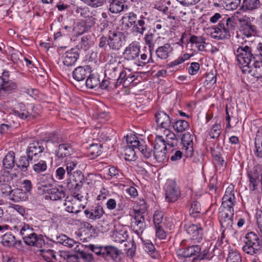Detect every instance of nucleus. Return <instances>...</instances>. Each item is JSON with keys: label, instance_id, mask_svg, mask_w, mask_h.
<instances>
[{"label": "nucleus", "instance_id": "obj_49", "mask_svg": "<svg viewBox=\"0 0 262 262\" xmlns=\"http://www.w3.org/2000/svg\"><path fill=\"white\" fill-rule=\"evenodd\" d=\"M220 28V27L218 25L217 27L214 28V31L211 34V37L218 40L228 38L225 33L223 32V30Z\"/></svg>", "mask_w": 262, "mask_h": 262}, {"label": "nucleus", "instance_id": "obj_38", "mask_svg": "<svg viewBox=\"0 0 262 262\" xmlns=\"http://www.w3.org/2000/svg\"><path fill=\"white\" fill-rule=\"evenodd\" d=\"M104 257H110L114 260L117 259L119 255L121 253L120 250L112 246L105 247Z\"/></svg>", "mask_w": 262, "mask_h": 262}, {"label": "nucleus", "instance_id": "obj_9", "mask_svg": "<svg viewBox=\"0 0 262 262\" xmlns=\"http://www.w3.org/2000/svg\"><path fill=\"white\" fill-rule=\"evenodd\" d=\"M181 195L180 190L173 182H170L165 187V199L167 202L173 203L178 200Z\"/></svg>", "mask_w": 262, "mask_h": 262}, {"label": "nucleus", "instance_id": "obj_39", "mask_svg": "<svg viewBox=\"0 0 262 262\" xmlns=\"http://www.w3.org/2000/svg\"><path fill=\"white\" fill-rule=\"evenodd\" d=\"M34 164L33 165V169L37 173L45 171L47 169V162L45 160H38V159L33 160Z\"/></svg>", "mask_w": 262, "mask_h": 262}, {"label": "nucleus", "instance_id": "obj_62", "mask_svg": "<svg viewBox=\"0 0 262 262\" xmlns=\"http://www.w3.org/2000/svg\"><path fill=\"white\" fill-rule=\"evenodd\" d=\"M255 219L258 228L261 234H262V210H258L256 211Z\"/></svg>", "mask_w": 262, "mask_h": 262}, {"label": "nucleus", "instance_id": "obj_42", "mask_svg": "<svg viewBox=\"0 0 262 262\" xmlns=\"http://www.w3.org/2000/svg\"><path fill=\"white\" fill-rule=\"evenodd\" d=\"M100 84V79L97 76L93 74L90 75L85 81L86 87L90 89H93L98 87Z\"/></svg>", "mask_w": 262, "mask_h": 262}, {"label": "nucleus", "instance_id": "obj_13", "mask_svg": "<svg viewBox=\"0 0 262 262\" xmlns=\"http://www.w3.org/2000/svg\"><path fill=\"white\" fill-rule=\"evenodd\" d=\"M140 52V47L136 42H132L127 47L123 53L125 59L133 60L139 57Z\"/></svg>", "mask_w": 262, "mask_h": 262}, {"label": "nucleus", "instance_id": "obj_24", "mask_svg": "<svg viewBox=\"0 0 262 262\" xmlns=\"http://www.w3.org/2000/svg\"><path fill=\"white\" fill-rule=\"evenodd\" d=\"M261 6L260 0H243L241 9L246 12L258 9Z\"/></svg>", "mask_w": 262, "mask_h": 262}, {"label": "nucleus", "instance_id": "obj_48", "mask_svg": "<svg viewBox=\"0 0 262 262\" xmlns=\"http://www.w3.org/2000/svg\"><path fill=\"white\" fill-rule=\"evenodd\" d=\"M46 142L47 146H50L51 144H54L58 146L62 142V139L59 137L57 135H52L47 137L45 140Z\"/></svg>", "mask_w": 262, "mask_h": 262}, {"label": "nucleus", "instance_id": "obj_63", "mask_svg": "<svg viewBox=\"0 0 262 262\" xmlns=\"http://www.w3.org/2000/svg\"><path fill=\"white\" fill-rule=\"evenodd\" d=\"M200 64L198 62H193L188 68V73L192 75L196 74L200 69Z\"/></svg>", "mask_w": 262, "mask_h": 262}, {"label": "nucleus", "instance_id": "obj_18", "mask_svg": "<svg viewBox=\"0 0 262 262\" xmlns=\"http://www.w3.org/2000/svg\"><path fill=\"white\" fill-rule=\"evenodd\" d=\"M193 136L188 132L183 135L181 139L183 148L186 150V156L191 157L193 154Z\"/></svg>", "mask_w": 262, "mask_h": 262}, {"label": "nucleus", "instance_id": "obj_52", "mask_svg": "<svg viewBox=\"0 0 262 262\" xmlns=\"http://www.w3.org/2000/svg\"><path fill=\"white\" fill-rule=\"evenodd\" d=\"M146 29V25L144 20L142 19H139L137 23L133 26V30L137 33L142 34L143 32Z\"/></svg>", "mask_w": 262, "mask_h": 262}, {"label": "nucleus", "instance_id": "obj_35", "mask_svg": "<svg viewBox=\"0 0 262 262\" xmlns=\"http://www.w3.org/2000/svg\"><path fill=\"white\" fill-rule=\"evenodd\" d=\"M255 147V155L258 157L262 158V131L258 130L256 133Z\"/></svg>", "mask_w": 262, "mask_h": 262}, {"label": "nucleus", "instance_id": "obj_47", "mask_svg": "<svg viewBox=\"0 0 262 262\" xmlns=\"http://www.w3.org/2000/svg\"><path fill=\"white\" fill-rule=\"evenodd\" d=\"M141 239L144 245L143 249H144V250L146 252L148 253L149 254H150L151 257L155 258L156 256L154 255L155 248L152 243L150 241L147 240L145 241L143 240L142 238H141Z\"/></svg>", "mask_w": 262, "mask_h": 262}, {"label": "nucleus", "instance_id": "obj_40", "mask_svg": "<svg viewBox=\"0 0 262 262\" xmlns=\"http://www.w3.org/2000/svg\"><path fill=\"white\" fill-rule=\"evenodd\" d=\"M221 5L227 10H234L239 6L241 0H222Z\"/></svg>", "mask_w": 262, "mask_h": 262}, {"label": "nucleus", "instance_id": "obj_23", "mask_svg": "<svg viewBox=\"0 0 262 262\" xmlns=\"http://www.w3.org/2000/svg\"><path fill=\"white\" fill-rule=\"evenodd\" d=\"M79 57V54L77 50L72 49L64 54L63 63L68 67L72 66L75 63Z\"/></svg>", "mask_w": 262, "mask_h": 262}, {"label": "nucleus", "instance_id": "obj_5", "mask_svg": "<svg viewBox=\"0 0 262 262\" xmlns=\"http://www.w3.org/2000/svg\"><path fill=\"white\" fill-rule=\"evenodd\" d=\"M130 146L137 147L138 150L141 153L142 157L152 163L153 150L151 147L148 146L145 142L138 137L130 138L129 140Z\"/></svg>", "mask_w": 262, "mask_h": 262}, {"label": "nucleus", "instance_id": "obj_58", "mask_svg": "<svg viewBox=\"0 0 262 262\" xmlns=\"http://www.w3.org/2000/svg\"><path fill=\"white\" fill-rule=\"evenodd\" d=\"M190 214L195 216L198 214L200 213L201 206L198 201H193L190 208Z\"/></svg>", "mask_w": 262, "mask_h": 262}, {"label": "nucleus", "instance_id": "obj_31", "mask_svg": "<svg viewBox=\"0 0 262 262\" xmlns=\"http://www.w3.org/2000/svg\"><path fill=\"white\" fill-rule=\"evenodd\" d=\"M111 236L114 242L122 243L126 241L128 235L126 230L121 229L119 231H114Z\"/></svg>", "mask_w": 262, "mask_h": 262}, {"label": "nucleus", "instance_id": "obj_7", "mask_svg": "<svg viewBox=\"0 0 262 262\" xmlns=\"http://www.w3.org/2000/svg\"><path fill=\"white\" fill-rule=\"evenodd\" d=\"M187 233L190 236L192 240L200 243L203 239V229L200 224H186L184 227Z\"/></svg>", "mask_w": 262, "mask_h": 262}, {"label": "nucleus", "instance_id": "obj_53", "mask_svg": "<svg viewBox=\"0 0 262 262\" xmlns=\"http://www.w3.org/2000/svg\"><path fill=\"white\" fill-rule=\"evenodd\" d=\"M75 13L77 16L86 18L91 15V11L88 7H77L75 10Z\"/></svg>", "mask_w": 262, "mask_h": 262}, {"label": "nucleus", "instance_id": "obj_54", "mask_svg": "<svg viewBox=\"0 0 262 262\" xmlns=\"http://www.w3.org/2000/svg\"><path fill=\"white\" fill-rule=\"evenodd\" d=\"M221 133V125L220 124H214L211 128L209 135L211 138H217Z\"/></svg>", "mask_w": 262, "mask_h": 262}, {"label": "nucleus", "instance_id": "obj_34", "mask_svg": "<svg viewBox=\"0 0 262 262\" xmlns=\"http://www.w3.org/2000/svg\"><path fill=\"white\" fill-rule=\"evenodd\" d=\"M15 165V154L13 151H9L3 160V165L5 169H12Z\"/></svg>", "mask_w": 262, "mask_h": 262}, {"label": "nucleus", "instance_id": "obj_46", "mask_svg": "<svg viewBox=\"0 0 262 262\" xmlns=\"http://www.w3.org/2000/svg\"><path fill=\"white\" fill-rule=\"evenodd\" d=\"M242 257L237 251H229L226 258L227 262H242Z\"/></svg>", "mask_w": 262, "mask_h": 262}, {"label": "nucleus", "instance_id": "obj_14", "mask_svg": "<svg viewBox=\"0 0 262 262\" xmlns=\"http://www.w3.org/2000/svg\"><path fill=\"white\" fill-rule=\"evenodd\" d=\"M235 17H225L223 18L219 23V26L220 29L223 30V32L229 37L230 36V33L234 30L235 27Z\"/></svg>", "mask_w": 262, "mask_h": 262}, {"label": "nucleus", "instance_id": "obj_28", "mask_svg": "<svg viewBox=\"0 0 262 262\" xmlns=\"http://www.w3.org/2000/svg\"><path fill=\"white\" fill-rule=\"evenodd\" d=\"M133 137H137L135 135L127 136L126 137V143L127 146L125 147V159L127 161H133L134 160L136 152L135 149H138L137 147L131 146H130V143L129 142V140H130V138H132Z\"/></svg>", "mask_w": 262, "mask_h": 262}, {"label": "nucleus", "instance_id": "obj_2", "mask_svg": "<svg viewBox=\"0 0 262 262\" xmlns=\"http://www.w3.org/2000/svg\"><path fill=\"white\" fill-rule=\"evenodd\" d=\"M246 254L257 257L262 254V234L261 239L254 232H249L246 234L245 245L242 248Z\"/></svg>", "mask_w": 262, "mask_h": 262}, {"label": "nucleus", "instance_id": "obj_45", "mask_svg": "<svg viewBox=\"0 0 262 262\" xmlns=\"http://www.w3.org/2000/svg\"><path fill=\"white\" fill-rule=\"evenodd\" d=\"M0 86L3 88L4 91L11 92L16 88V84L11 80H5L0 78Z\"/></svg>", "mask_w": 262, "mask_h": 262}, {"label": "nucleus", "instance_id": "obj_25", "mask_svg": "<svg viewBox=\"0 0 262 262\" xmlns=\"http://www.w3.org/2000/svg\"><path fill=\"white\" fill-rule=\"evenodd\" d=\"M190 38L188 42L195 45L199 51L205 50L206 39L202 36H196L189 34Z\"/></svg>", "mask_w": 262, "mask_h": 262}, {"label": "nucleus", "instance_id": "obj_37", "mask_svg": "<svg viewBox=\"0 0 262 262\" xmlns=\"http://www.w3.org/2000/svg\"><path fill=\"white\" fill-rule=\"evenodd\" d=\"M102 146L100 144H93L88 148V155L92 159H94L102 153Z\"/></svg>", "mask_w": 262, "mask_h": 262}, {"label": "nucleus", "instance_id": "obj_4", "mask_svg": "<svg viewBox=\"0 0 262 262\" xmlns=\"http://www.w3.org/2000/svg\"><path fill=\"white\" fill-rule=\"evenodd\" d=\"M156 144L154 147L152 164L162 163L166 159L167 147L165 141L161 136H157L155 139Z\"/></svg>", "mask_w": 262, "mask_h": 262}, {"label": "nucleus", "instance_id": "obj_22", "mask_svg": "<svg viewBox=\"0 0 262 262\" xmlns=\"http://www.w3.org/2000/svg\"><path fill=\"white\" fill-rule=\"evenodd\" d=\"M156 121L158 126L167 129L171 124V120L168 115L163 111H159L155 115Z\"/></svg>", "mask_w": 262, "mask_h": 262}, {"label": "nucleus", "instance_id": "obj_32", "mask_svg": "<svg viewBox=\"0 0 262 262\" xmlns=\"http://www.w3.org/2000/svg\"><path fill=\"white\" fill-rule=\"evenodd\" d=\"M83 245H77V246L74 247V251L78 254L79 258H81L83 259L85 261L91 262L94 259L92 254L84 252L83 250L81 248H83Z\"/></svg>", "mask_w": 262, "mask_h": 262}, {"label": "nucleus", "instance_id": "obj_8", "mask_svg": "<svg viewBox=\"0 0 262 262\" xmlns=\"http://www.w3.org/2000/svg\"><path fill=\"white\" fill-rule=\"evenodd\" d=\"M259 59L253 60L249 66L245 67L243 70V73L250 74L256 78L262 77V60Z\"/></svg>", "mask_w": 262, "mask_h": 262}, {"label": "nucleus", "instance_id": "obj_55", "mask_svg": "<svg viewBox=\"0 0 262 262\" xmlns=\"http://www.w3.org/2000/svg\"><path fill=\"white\" fill-rule=\"evenodd\" d=\"M128 74L127 77H126L125 79L124 80L123 86L124 87H129L130 86H134L135 85L134 82L137 78V77L135 75L130 73L129 70H128Z\"/></svg>", "mask_w": 262, "mask_h": 262}, {"label": "nucleus", "instance_id": "obj_56", "mask_svg": "<svg viewBox=\"0 0 262 262\" xmlns=\"http://www.w3.org/2000/svg\"><path fill=\"white\" fill-rule=\"evenodd\" d=\"M84 4L92 8H97L102 6L104 4V0H80Z\"/></svg>", "mask_w": 262, "mask_h": 262}, {"label": "nucleus", "instance_id": "obj_64", "mask_svg": "<svg viewBox=\"0 0 262 262\" xmlns=\"http://www.w3.org/2000/svg\"><path fill=\"white\" fill-rule=\"evenodd\" d=\"M128 73H127L125 70H122L119 73V76L117 79V82H116V87H117L119 84H122L123 85L124 80L125 79V78L127 77Z\"/></svg>", "mask_w": 262, "mask_h": 262}, {"label": "nucleus", "instance_id": "obj_15", "mask_svg": "<svg viewBox=\"0 0 262 262\" xmlns=\"http://www.w3.org/2000/svg\"><path fill=\"white\" fill-rule=\"evenodd\" d=\"M70 182L68 183V187H70V184L73 186L75 187L76 189L81 188L84 182V177L82 171L80 170L74 171L71 174L68 175Z\"/></svg>", "mask_w": 262, "mask_h": 262}, {"label": "nucleus", "instance_id": "obj_20", "mask_svg": "<svg viewBox=\"0 0 262 262\" xmlns=\"http://www.w3.org/2000/svg\"><path fill=\"white\" fill-rule=\"evenodd\" d=\"M91 71V69L89 66L78 67L73 71V77L77 81H83L90 74Z\"/></svg>", "mask_w": 262, "mask_h": 262}, {"label": "nucleus", "instance_id": "obj_33", "mask_svg": "<svg viewBox=\"0 0 262 262\" xmlns=\"http://www.w3.org/2000/svg\"><path fill=\"white\" fill-rule=\"evenodd\" d=\"M165 134L166 135L165 144L170 147H174L177 145L178 140L176 135L170 131L168 128L165 129Z\"/></svg>", "mask_w": 262, "mask_h": 262}, {"label": "nucleus", "instance_id": "obj_36", "mask_svg": "<svg viewBox=\"0 0 262 262\" xmlns=\"http://www.w3.org/2000/svg\"><path fill=\"white\" fill-rule=\"evenodd\" d=\"M2 237V244L3 246L8 247L15 246V243H16L15 237L10 232L6 233Z\"/></svg>", "mask_w": 262, "mask_h": 262}, {"label": "nucleus", "instance_id": "obj_57", "mask_svg": "<svg viewBox=\"0 0 262 262\" xmlns=\"http://www.w3.org/2000/svg\"><path fill=\"white\" fill-rule=\"evenodd\" d=\"M12 191V189L11 187L8 184H0V192L6 195L9 196L10 197V194H11V192Z\"/></svg>", "mask_w": 262, "mask_h": 262}, {"label": "nucleus", "instance_id": "obj_50", "mask_svg": "<svg viewBox=\"0 0 262 262\" xmlns=\"http://www.w3.org/2000/svg\"><path fill=\"white\" fill-rule=\"evenodd\" d=\"M77 164L78 162L75 159H70L66 161V171L68 176L73 173L72 171L76 168Z\"/></svg>", "mask_w": 262, "mask_h": 262}, {"label": "nucleus", "instance_id": "obj_10", "mask_svg": "<svg viewBox=\"0 0 262 262\" xmlns=\"http://www.w3.org/2000/svg\"><path fill=\"white\" fill-rule=\"evenodd\" d=\"M132 227L138 235L142 233L145 227L144 217L139 211H135L134 221L132 222Z\"/></svg>", "mask_w": 262, "mask_h": 262}, {"label": "nucleus", "instance_id": "obj_17", "mask_svg": "<svg viewBox=\"0 0 262 262\" xmlns=\"http://www.w3.org/2000/svg\"><path fill=\"white\" fill-rule=\"evenodd\" d=\"M248 176L249 181V187L250 190H255L260 182L262 184L261 174L258 171L257 168L254 167L252 170H250L248 173Z\"/></svg>", "mask_w": 262, "mask_h": 262}, {"label": "nucleus", "instance_id": "obj_21", "mask_svg": "<svg viewBox=\"0 0 262 262\" xmlns=\"http://www.w3.org/2000/svg\"><path fill=\"white\" fill-rule=\"evenodd\" d=\"M109 3V10L112 13H120L128 8L125 0H110Z\"/></svg>", "mask_w": 262, "mask_h": 262}, {"label": "nucleus", "instance_id": "obj_60", "mask_svg": "<svg viewBox=\"0 0 262 262\" xmlns=\"http://www.w3.org/2000/svg\"><path fill=\"white\" fill-rule=\"evenodd\" d=\"M240 14L241 13L239 11H236L234 13L233 17H235V20H237L243 25L246 26L249 23L250 18L246 15L239 16L238 15Z\"/></svg>", "mask_w": 262, "mask_h": 262}, {"label": "nucleus", "instance_id": "obj_1", "mask_svg": "<svg viewBox=\"0 0 262 262\" xmlns=\"http://www.w3.org/2000/svg\"><path fill=\"white\" fill-rule=\"evenodd\" d=\"M235 195L233 186H229L222 198V206L219 209L218 217L222 228L230 229L233 225L234 209L233 205Z\"/></svg>", "mask_w": 262, "mask_h": 262}, {"label": "nucleus", "instance_id": "obj_3", "mask_svg": "<svg viewBox=\"0 0 262 262\" xmlns=\"http://www.w3.org/2000/svg\"><path fill=\"white\" fill-rule=\"evenodd\" d=\"M234 54L242 71L245 67L249 66L253 60L260 59L257 54H253L251 48L248 46H239L234 51Z\"/></svg>", "mask_w": 262, "mask_h": 262}, {"label": "nucleus", "instance_id": "obj_61", "mask_svg": "<svg viewBox=\"0 0 262 262\" xmlns=\"http://www.w3.org/2000/svg\"><path fill=\"white\" fill-rule=\"evenodd\" d=\"M163 214L162 212L156 211L153 217L155 226H161L160 224L163 220Z\"/></svg>", "mask_w": 262, "mask_h": 262}, {"label": "nucleus", "instance_id": "obj_41", "mask_svg": "<svg viewBox=\"0 0 262 262\" xmlns=\"http://www.w3.org/2000/svg\"><path fill=\"white\" fill-rule=\"evenodd\" d=\"M31 158L29 156H21L19 158L18 161L16 162L17 167L21 171H26L30 164Z\"/></svg>", "mask_w": 262, "mask_h": 262}, {"label": "nucleus", "instance_id": "obj_27", "mask_svg": "<svg viewBox=\"0 0 262 262\" xmlns=\"http://www.w3.org/2000/svg\"><path fill=\"white\" fill-rule=\"evenodd\" d=\"M28 197V194L21 189L16 188L12 190L10 199L15 202L26 201Z\"/></svg>", "mask_w": 262, "mask_h": 262}, {"label": "nucleus", "instance_id": "obj_12", "mask_svg": "<svg viewBox=\"0 0 262 262\" xmlns=\"http://www.w3.org/2000/svg\"><path fill=\"white\" fill-rule=\"evenodd\" d=\"M74 149L71 143H60L56 149L55 150V157L58 159L62 160L68 157L73 153Z\"/></svg>", "mask_w": 262, "mask_h": 262}, {"label": "nucleus", "instance_id": "obj_43", "mask_svg": "<svg viewBox=\"0 0 262 262\" xmlns=\"http://www.w3.org/2000/svg\"><path fill=\"white\" fill-rule=\"evenodd\" d=\"M172 127L177 132L181 133L187 129L189 125L187 121L184 120H179L172 124Z\"/></svg>", "mask_w": 262, "mask_h": 262}, {"label": "nucleus", "instance_id": "obj_19", "mask_svg": "<svg viewBox=\"0 0 262 262\" xmlns=\"http://www.w3.org/2000/svg\"><path fill=\"white\" fill-rule=\"evenodd\" d=\"M84 213L87 218L92 221H96L100 219L105 212L103 207L101 205H97L92 208L86 209Z\"/></svg>", "mask_w": 262, "mask_h": 262}, {"label": "nucleus", "instance_id": "obj_16", "mask_svg": "<svg viewBox=\"0 0 262 262\" xmlns=\"http://www.w3.org/2000/svg\"><path fill=\"white\" fill-rule=\"evenodd\" d=\"M45 195L46 200L50 199L54 201H61L65 197V192L63 187H54L48 189Z\"/></svg>", "mask_w": 262, "mask_h": 262}, {"label": "nucleus", "instance_id": "obj_29", "mask_svg": "<svg viewBox=\"0 0 262 262\" xmlns=\"http://www.w3.org/2000/svg\"><path fill=\"white\" fill-rule=\"evenodd\" d=\"M201 252V248L199 245H192L180 251L179 255L183 258H188L196 254H199Z\"/></svg>", "mask_w": 262, "mask_h": 262}, {"label": "nucleus", "instance_id": "obj_6", "mask_svg": "<svg viewBox=\"0 0 262 262\" xmlns=\"http://www.w3.org/2000/svg\"><path fill=\"white\" fill-rule=\"evenodd\" d=\"M124 36L122 32L110 31L108 34V48L114 51L119 50L123 46Z\"/></svg>", "mask_w": 262, "mask_h": 262}, {"label": "nucleus", "instance_id": "obj_26", "mask_svg": "<svg viewBox=\"0 0 262 262\" xmlns=\"http://www.w3.org/2000/svg\"><path fill=\"white\" fill-rule=\"evenodd\" d=\"M172 51V48L169 43H165L163 46L159 47L156 51L157 57L161 59H167L169 53Z\"/></svg>", "mask_w": 262, "mask_h": 262}, {"label": "nucleus", "instance_id": "obj_51", "mask_svg": "<svg viewBox=\"0 0 262 262\" xmlns=\"http://www.w3.org/2000/svg\"><path fill=\"white\" fill-rule=\"evenodd\" d=\"M85 248H88L97 255L104 257V251L105 250V247L97 246L91 244L88 246L85 245Z\"/></svg>", "mask_w": 262, "mask_h": 262}, {"label": "nucleus", "instance_id": "obj_30", "mask_svg": "<svg viewBox=\"0 0 262 262\" xmlns=\"http://www.w3.org/2000/svg\"><path fill=\"white\" fill-rule=\"evenodd\" d=\"M25 243L31 246H35L37 247H41L42 245H45V241L42 237L40 236H38L37 235L31 237H27L24 239Z\"/></svg>", "mask_w": 262, "mask_h": 262}, {"label": "nucleus", "instance_id": "obj_59", "mask_svg": "<svg viewBox=\"0 0 262 262\" xmlns=\"http://www.w3.org/2000/svg\"><path fill=\"white\" fill-rule=\"evenodd\" d=\"M33 230V228L28 224L23 223V226L20 230V235L23 237V239L26 238Z\"/></svg>", "mask_w": 262, "mask_h": 262}, {"label": "nucleus", "instance_id": "obj_44", "mask_svg": "<svg viewBox=\"0 0 262 262\" xmlns=\"http://www.w3.org/2000/svg\"><path fill=\"white\" fill-rule=\"evenodd\" d=\"M121 70V66L120 62L116 64H111L109 65L108 69L106 70V72L111 77L110 78L116 79L117 77V74Z\"/></svg>", "mask_w": 262, "mask_h": 262}, {"label": "nucleus", "instance_id": "obj_11", "mask_svg": "<svg viewBox=\"0 0 262 262\" xmlns=\"http://www.w3.org/2000/svg\"><path fill=\"white\" fill-rule=\"evenodd\" d=\"M44 150V147L41 143L35 141L30 143L26 150V153L29 158H31V161L35 159H38L41 153Z\"/></svg>", "mask_w": 262, "mask_h": 262}]
</instances>
